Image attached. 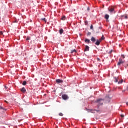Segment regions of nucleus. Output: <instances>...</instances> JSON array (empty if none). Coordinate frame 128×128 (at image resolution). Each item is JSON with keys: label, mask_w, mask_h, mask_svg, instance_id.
<instances>
[{"label": "nucleus", "mask_w": 128, "mask_h": 128, "mask_svg": "<svg viewBox=\"0 0 128 128\" xmlns=\"http://www.w3.org/2000/svg\"><path fill=\"white\" fill-rule=\"evenodd\" d=\"M26 84H27L26 82L24 81V82L22 84L23 86H26Z\"/></svg>", "instance_id": "17"}, {"label": "nucleus", "mask_w": 128, "mask_h": 128, "mask_svg": "<svg viewBox=\"0 0 128 128\" xmlns=\"http://www.w3.org/2000/svg\"><path fill=\"white\" fill-rule=\"evenodd\" d=\"M127 68H128V64H127Z\"/></svg>", "instance_id": "35"}, {"label": "nucleus", "mask_w": 128, "mask_h": 128, "mask_svg": "<svg viewBox=\"0 0 128 128\" xmlns=\"http://www.w3.org/2000/svg\"><path fill=\"white\" fill-rule=\"evenodd\" d=\"M62 20H66V16H62Z\"/></svg>", "instance_id": "15"}, {"label": "nucleus", "mask_w": 128, "mask_h": 128, "mask_svg": "<svg viewBox=\"0 0 128 128\" xmlns=\"http://www.w3.org/2000/svg\"><path fill=\"white\" fill-rule=\"evenodd\" d=\"M42 20H44V22H46V18H42Z\"/></svg>", "instance_id": "19"}, {"label": "nucleus", "mask_w": 128, "mask_h": 128, "mask_svg": "<svg viewBox=\"0 0 128 128\" xmlns=\"http://www.w3.org/2000/svg\"><path fill=\"white\" fill-rule=\"evenodd\" d=\"M91 40L92 42H96V38H94V36L92 38Z\"/></svg>", "instance_id": "9"}, {"label": "nucleus", "mask_w": 128, "mask_h": 128, "mask_svg": "<svg viewBox=\"0 0 128 128\" xmlns=\"http://www.w3.org/2000/svg\"><path fill=\"white\" fill-rule=\"evenodd\" d=\"M105 18L108 22H109L110 16H108V14H106L105 16Z\"/></svg>", "instance_id": "8"}, {"label": "nucleus", "mask_w": 128, "mask_h": 128, "mask_svg": "<svg viewBox=\"0 0 128 128\" xmlns=\"http://www.w3.org/2000/svg\"><path fill=\"white\" fill-rule=\"evenodd\" d=\"M59 115L61 116H63V114L62 112H60V114H59Z\"/></svg>", "instance_id": "21"}, {"label": "nucleus", "mask_w": 128, "mask_h": 128, "mask_svg": "<svg viewBox=\"0 0 128 128\" xmlns=\"http://www.w3.org/2000/svg\"><path fill=\"white\" fill-rule=\"evenodd\" d=\"M85 42H88V44H90V40H88V38H86L85 40Z\"/></svg>", "instance_id": "11"}, {"label": "nucleus", "mask_w": 128, "mask_h": 128, "mask_svg": "<svg viewBox=\"0 0 128 128\" xmlns=\"http://www.w3.org/2000/svg\"><path fill=\"white\" fill-rule=\"evenodd\" d=\"M125 18H126V20H128V16H125Z\"/></svg>", "instance_id": "30"}, {"label": "nucleus", "mask_w": 128, "mask_h": 128, "mask_svg": "<svg viewBox=\"0 0 128 128\" xmlns=\"http://www.w3.org/2000/svg\"><path fill=\"white\" fill-rule=\"evenodd\" d=\"M104 38H105L104 36H102V38H100L101 42H102V40H104Z\"/></svg>", "instance_id": "16"}, {"label": "nucleus", "mask_w": 128, "mask_h": 128, "mask_svg": "<svg viewBox=\"0 0 128 128\" xmlns=\"http://www.w3.org/2000/svg\"><path fill=\"white\" fill-rule=\"evenodd\" d=\"M90 30H94V26L92 25L90 26Z\"/></svg>", "instance_id": "20"}, {"label": "nucleus", "mask_w": 128, "mask_h": 128, "mask_svg": "<svg viewBox=\"0 0 128 128\" xmlns=\"http://www.w3.org/2000/svg\"><path fill=\"white\" fill-rule=\"evenodd\" d=\"M0 109L1 110H5L4 108H2V106H0Z\"/></svg>", "instance_id": "26"}, {"label": "nucleus", "mask_w": 128, "mask_h": 128, "mask_svg": "<svg viewBox=\"0 0 128 128\" xmlns=\"http://www.w3.org/2000/svg\"><path fill=\"white\" fill-rule=\"evenodd\" d=\"M56 82H57V84H62L64 82V80H56Z\"/></svg>", "instance_id": "6"}, {"label": "nucleus", "mask_w": 128, "mask_h": 128, "mask_svg": "<svg viewBox=\"0 0 128 128\" xmlns=\"http://www.w3.org/2000/svg\"><path fill=\"white\" fill-rule=\"evenodd\" d=\"M122 58H125V56L124 54H122Z\"/></svg>", "instance_id": "25"}, {"label": "nucleus", "mask_w": 128, "mask_h": 128, "mask_svg": "<svg viewBox=\"0 0 128 128\" xmlns=\"http://www.w3.org/2000/svg\"><path fill=\"white\" fill-rule=\"evenodd\" d=\"M97 60H98V62H100L101 61L100 58H98Z\"/></svg>", "instance_id": "28"}, {"label": "nucleus", "mask_w": 128, "mask_h": 128, "mask_svg": "<svg viewBox=\"0 0 128 128\" xmlns=\"http://www.w3.org/2000/svg\"><path fill=\"white\" fill-rule=\"evenodd\" d=\"M60 34H62L64 32V30L62 29L60 30Z\"/></svg>", "instance_id": "12"}, {"label": "nucleus", "mask_w": 128, "mask_h": 128, "mask_svg": "<svg viewBox=\"0 0 128 128\" xmlns=\"http://www.w3.org/2000/svg\"><path fill=\"white\" fill-rule=\"evenodd\" d=\"M21 91L22 92H26V88H22L21 89Z\"/></svg>", "instance_id": "10"}, {"label": "nucleus", "mask_w": 128, "mask_h": 128, "mask_svg": "<svg viewBox=\"0 0 128 128\" xmlns=\"http://www.w3.org/2000/svg\"><path fill=\"white\" fill-rule=\"evenodd\" d=\"M74 52H77V50H72L71 53L74 54Z\"/></svg>", "instance_id": "14"}, {"label": "nucleus", "mask_w": 128, "mask_h": 128, "mask_svg": "<svg viewBox=\"0 0 128 128\" xmlns=\"http://www.w3.org/2000/svg\"><path fill=\"white\" fill-rule=\"evenodd\" d=\"M114 82H118V78H117V77L114 78Z\"/></svg>", "instance_id": "13"}, {"label": "nucleus", "mask_w": 128, "mask_h": 128, "mask_svg": "<svg viewBox=\"0 0 128 128\" xmlns=\"http://www.w3.org/2000/svg\"><path fill=\"white\" fill-rule=\"evenodd\" d=\"M108 10L110 12V14H116V12L114 8H109Z\"/></svg>", "instance_id": "2"}, {"label": "nucleus", "mask_w": 128, "mask_h": 128, "mask_svg": "<svg viewBox=\"0 0 128 128\" xmlns=\"http://www.w3.org/2000/svg\"><path fill=\"white\" fill-rule=\"evenodd\" d=\"M121 117L122 118H124V114H121Z\"/></svg>", "instance_id": "29"}, {"label": "nucleus", "mask_w": 128, "mask_h": 128, "mask_svg": "<svg viewBox=\"0 0 128 128\" xmlns=\"http://www.w3.org/2000/svg\"><path fill=\"white\" fill-rule=\"evenodd\" d=\"M126 104H127V106H128V102H126Z\"/></svg>", "instance_id": "34"}, {"label": "nucleus", "mask_w": 128, "mask_h": 128, "mask_svg": "<svg viewBox=\"0 0 128 128\" xmlns=\"http://www.w3.org/2000/svg\"><path fill=\"white\" fill-rule=\"evenodd\" d=\"M107 97L110 98V96H108V95L107 96Z\"/></svg>", "instance_id": "33"}, {"label": "nucleus", "mask_w": 128, "mask_h": 128, "mask_svg": "<svg viewBox=\"0 0 128 128\" xmlns=\"http://www.w3.org/2000/svg\"><path fill=\"white\" fill-rule=\"evenodd\" d=\"M90 46H86V48L84 50V52H89L90 51Z\"/></svg>", "instance_id": "7"}, {"label": "nucleus", "mask_w": 128, "mask_h": 128, "mask_svg": "<svg viewBox=\"0 0 128 128\" xmlns=\"http://www.w3.org/2000/svg\"><path fill=\"white\" fill-rule=\"evenodd\" d=\"M98 112H102V110H96Z\"/></svg>", "instance_id": "22"}, {"label": "nucleus", "mask_w": 128, "mask_h": 128, "mask_svg": "<svg viewBox=\"0 0 128 128\" xmlns=\"http://www.w3.org/2000/svg\"><path fill=\"white\" fill-rule=\"evenodd\" d=\"M122 82H124V80H122L120 82H118V84H122Z\"/></svg>", "instance_id": "18"}, {"label": "nucleus", "mask_w": 128, "mask_h": 128, "mask_svg": "<svg viewBox=\"0 0 128 128\" xmlns=\"http://www.w3.org/2000/svg\"><path fill=\"white\" fill-rule=\"evenodd\" d=\"M3 34H4V33L2 32H0V36H2Z\"/></svg>", "instance_id": "23"}, {"label": "nucleus", "mask_w": 128, "mask_h": 128, "mask_svg": "<svg viewBox=\"0 0 128 128\" xmlns=\"http://www.w3.org/2000/svg\"><path fill=\"white\" fill-rule=\"evenodd\" d=\"M6 102H7V104H8V102H6V100H5Z\"/></svg>", "instance_id": "32"}, {"label": "nucleus", "mask_w": 128, "mask_h": 128, "mask_svg": "<svg viewBox=\"0 0 128 128\" xmlns=\"http://www.w3.org/2000/svg\"><path fill=\"white\" fill-rule=\"evenodd\" d=\"M100 42H102V40H97L96 42V46H100Z\"/></svg>", "instance_id": "5"}, {"label": "nucleus", "mask_w": 128, "mask_h": 128, "mask_svg": "<svg viewBox=\"0 0 128 128\" xmlns=\"http://www.w3.org/2000/svg\"><path fill=\"white\" fill-rule=\"evenodd\" d=\"M30 38L28 37L27 38L26 40H30Z\"/></svg>", "instance_id": "24"}, {"label": "nucleus", "mask_w": 128, "mask_h": 128, "mask_svg": "<svg viewBox=\"0 0 128 128\" xmlns=\"http://www.w3.org/2000/svg\"><path fill=\"white\" fill-rule=\"evenodd\" d=\"M88 10L90 11V8H88Z\"/></svg>", "instance_id": "31"}, {"label": "nucleus", "mask_w": 128, "mask_h": 128, "mask_svg": "<svg viewBox=\"0 0 128 128\" xmlns=\"http://www.w3.org/2000/svg\"><path fill=\"white\" fill-rule=\"evenodd\" d=\"M124 60H122V58H120L119 62H118V66H120L122 64H124Z\"/></svg>", "instance_id": "4"}, {"label": "nucleus", "mask_w": 128, "mask_h": 128, "mask_svg": "<svg viewBox=\"0 0 128 128\" xmlns=\"http://www.w3.org/2000/svg\"><path fill=\"white\" fill-rule=\"evenodd\" d=\"M112 52H113V50H110V52L109 54H112Z\"/></svg>", "instance_id": "27"}, {"label": "nucleus", "mask_w": 128, "mask_h": 128, "mask_svg": "<svg viewBox=\"0 0 128 128\" xmlns=\"http://www.w3.org/2000/svg\"><path fill=\"white\" fill-rule=\"evenodd\" d=\"M104 98H99L96 100V102L98 104V108H99L100 106H102L104 104Z\"/></svg>", "instance_id": "1"}, {"label": "nucleus", "mask_w": 128, "mask_h": 128, "mask_svg": "<svg viewBox=\"0 0 128 128\" xmlns=\"http://www.w3.org/2000/svg\"><path fill=\"white\" fill-rule=\"evenodd\" d=\"M63 100H68L69 96L67 94H63L62 96Z\"/></svg>", "instance_id": "3"}]
</instances>
